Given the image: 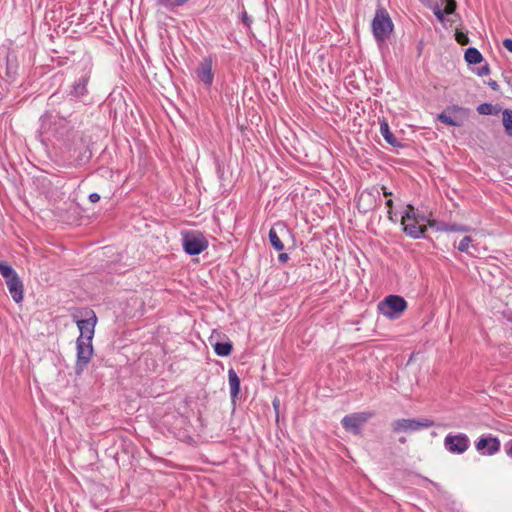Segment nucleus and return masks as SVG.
<instances>
[{"instance_id": "f03ea898", "label": "nucleus", "mask_w": 512, "mask_h": 512, "mask_svg": "<svg viewBox=\"0 0 512 512\" xmlns=\"http://www.w3.org/2000/svg\"><path fill=\"white\" fill-rule=\"evenodd\" d=\"M39 121V131L41 135L54 137L62 142V147H64L67 142L71 141L73 134L79 133V131L74 130L72 126H70L65 118L54 116L51 113L43 114Z\"/></svg>"}, {"instance_id": "6ab92c4d", "label": "nucleus", "mask_w": 512, "mask_h": 512, "mask_svg": "<svg viewBox=\"0 0 512 512\" xmlns=\"http://www.w3.org/2000/svg\"><path fill=\"white\" fill-rule=\"evenodd\" d=\"M380 133L383 136V138L385 139V141L388 144H390L391 146H394V147L400 146L398 139L391 132L386 120H382L380 122Z\"/></svg>"}, {"instance_id": "f8f14e48", "label": "nucleus", "mask_w": 512, "mask_h": 512, "mask_svg": "<svg viewBox=\"0 0 512 512\" xmlns=\"http://www.w3.org/2000/svg\"><path fill=\"white\" fill-rule=\"evenodd\" d=\"M500 441L497 437L489 435H482L476 442L475 448L485 456H492L500 450Z\"/></svg>"}, {"instance_id": "4be33fe9", "label": "nucleus", "mask_w": 512, "mask_h": 512, "mask_svg": "<svg viewBox=\"0 0 512 512\" xmlns=\"http://www.w3.org/2000/svg\"><path fill=\"white\" fill-rule=\"evenodd\" d=\"M214 352L221 357L229 356L232 352V343L230 341L226 342H216L213 345Z\"/></svg>"}, {"instance_id": "6e6552de", "label": "nucleus", "mask_w": 512, "mask_h": 512, "mask_svg": "<svg viewBox=\"0 0 512 512\" xmlns=\"http://www.w3.org/2000/svg\"><path fill=\"white\" fill-rule=\"evenodd\" d=\"M373 417L372 412H358L344 416L341 424L346 431L352 432L354 435L361 434L362 426Z\"/></svg>"}, {"instance_id": "4c0bfd02", "label": "nucleus", "mask_w": 512, "mask_h": 512, "mask_svg": "<svg viewBox=\"0 0 512 512\" xmlns=\"http://www.w3.org/2000/svg\"><path fill=\"white\" fill-rule=\"evenodd\" d=\"M289 260V255L287 253H280L278 255V261L280 263H286Z\"/></svg>"}, {"instance_id": "72a5a7b5", "label": "nucleus", "mask_w": 512, "mask_h": 512, "mask_svg": "<svg viewBox=\"0 0 512 512\" xmlns=\"http://www.w3.org/2000/svg\"><path fill=\"white\" fill-rule=\"evenodd\" d=\"M503 46L512 53V39L506 38L503 40Z\"/></svg>"}, {"instance_id": "7c9ffc66", "label": "nucleus", "mask_w": 512, "mask_h": 512, "mask_svg": "<svg viewBox=\"0 0 512 512\" xmlns=\"http://www.w3.org/2000/svg\"><path fill=\"white\" fill-rule=\"evenodd\" d=\"M434 15L440 21H444V15L446 14L443 9H441L438 5L433 8Z\"/></svg>"}, {"instance_id": "37998d69", "label": "nucleus", "mask_w": 512, "mask_h": 512, "mask_svg": "<svg viewBox=\"0 0 512 512\" xmlns=\"http://www.w3.org/2000/svg\"><path fill=\"white\" fill-rule=\"evenodd\" d=\"M442 2H445V0H442Z\"/></svg>"}, {"instance_id": "a878e982", "label": "nucleus", "mask_w": 512, "mask_h": 512, "mask_svg": "<svg viewBox=\"0 0 512 512\" xmlns=\"http://www.w3.org/2000/svg\"><path fill=\"white\" fill-rule=\"evenodd\" d=\"M473 239L470 236L463 237L457 245V249L460 252L470 253L469 248L473 247Z\"/></svg>"}, {"instance_id": "c756f323", "label": "nucleus", "mask_w": 512, "mask_h": 512, "mask_svg": "<svg viewBox=\"0 0 512 512\" xmlns=\"http://www.w3.org/2000/svg\"><path fill=\"white\" fill-rule=\"evenodd\" d=\"M241 20L243 22V24L247 27V28H250L251 27V24H252V18L247 14V12L245 10H243L241 12Z\"/></svg>"}, {"instance_id": "393cba45", "label": "nucleus", "mask_w": 512, "mask_h": 512, "mask_svg": "<svg viewBox=\"0 0 512 512\" xmlns=\"http://www.w3.org/2000/svg\"><path fill=\"white\" fill-rule=\"evenodd\" d=\"M0 274L5 280L16 274V271L6 261H0Z\"/></svg>"}, {"instance_id": "f3484780", "label": "nucleus", "mask_w": 512, "mask_h": 512, "mask_svg": "<svg viewBox=\"0 0 512 512\" xmlns=\"http://www.w3.org/2000/svg\"><path fill=\"white\" fill-rule=\"evenodd\" d=\"M430 216L431 213L426 215L425 213L415 209L411 204L407 205L406 210L403 212V218L406 221H413L416 222V224H422L424 222L428 224Z\"/></svg>"}, {"instance_id": "c9c22d12", "label": "nucleus", "mask_w": 512, "mask_h": 512, "mask_svg": "<svg viewBox=\"0 0 512 512\" xmlns=\"http://www.w3.org/2000/svg\"><path fill=\"white\" fill-rule=\"evenodd\" d=\"M505 448L507 455L512 458V438L506 443Z\"/></svg>"}, {"instance_id": "412c9836", "label": "nucleus", "mask_w": 512, "mask_h": 512, "mask_svg": "<svg viewBox=\"0 0 512 512\" xmlns=\"http://www.w3.org/2000/svg\"><path fill=\"white\" fill-rule=\"evenodd\" d=\"M464 58L468 64H478L483 61L482 54L474 47H470L465 51Z\"/></svg>"}, {"instance_id": "bb28decb", "label": "nucleus", "mask_w": 512, "mask_h": 512, "mask_svg": "<svg viewBox=\"0 0 512 512\" xmlns=\"http://www.w3.org/2000/svg\"><path fill=\"white\" fill-rule=\"evenodd\" d=\"M427 225H428L430 228L435 229L436 231H439V232H447L448 223H446V222L437 221V220L432 219V218L430 217Z\"/></svg>"}, {"instance_id": "0eeeda50", "label": "nucleus", "mask_w": 512, "mask_h": 512, "mask_svg": "<svg viewBox=\"0 0 512 512\" xmlns=\"http://www.w3.org/2000/svg\"><path fill=\"white\" fill-rule=\"evenodd\" d=\"M434 426V421L422 418V419H397L392 423V429L395 433L400 432H415L424 428H430Z\"/></svg>"}, {"instance_id": "aec40b11", "label": "nucleus", "mask_w": 512, "mask_h": 512, "mask_svg": "<svg viewBox=\"0 0 512 512\" xmlns=\"http://www.w3.org/2000/svg\"><path fill=\"white\" fill-rule=\"evenodd\" d=\"M18 61L16 57H7L6 60V75L9 79L14 80L18 74Z\"/></svg>"}, {"instance_id": "2eb2a0df", "label": "nucleus", "mask_w": 512, "mask_h": 512, "mask_svg": "<svg viewBox=\"0 0 512 512\" xmlns=\"http://www.w3.org/2000/svg\"><path fill=\"white\" fill-rule=\"evenodd\" d=\"M5 283L7 285V288L9 290V293L12 297V299L16 303H20L23 300V292L24 287L21 279L19 278L18 274H14L11 276V278L5 279Z\"/></svg>"}, {"instance_id": "dca6fc26", "label": "nucleus", "mask_w": 512, "mask_h": 512, "mask_svg": "<svg viewBox=\"0 0 512 512\" xmlns=\"http://www.w3.org/2000/svg\"><path fill=\"white\" fill-rule=\"evenodd\" d=\"M401 224L403 226V232L413 239L424 237L427 230L425 225L416 224V222L413 221H406L403 217L401 219Z\"/></svg>"}, {"instance_id": "58836bf2", "label": "nucleus", "mask_w": 512, "mask_h": 512, "mask_svg": "<svg viewBox=\"0 0 512 512\" xmlns=\"http://www.w3.org/2000/svg\"><path fill=\"white\" fill-rule=\"evenodd\" d=\"M386 206L388 207V213H389V214H391V213H392V212H391V210H392V207H393V201H392V199H388V200L386 201Z\"/></svg>"}, {"instance_id": "cd10ccee", "label": "nucleus", "mask_w": 512, "mask_h": 512, "mask_svg": "<svg viewBox=\"0 0 512 512\" xmlns=\"http://www.w3.org/2000/svg\"><path fill=\"white\" fill-rule=\"evenodd\" d=\"M471 230V228L467 225H462V224H449L448 223V227H447V232H469Z\"/></svg>"}, {"instance_id": "423d86ee", "label": "nucleus", "mask_w": 512, "mask_h": 512, "mask_svg": "<svg viewBox=\"0 0 512 512\" xmlns=\"http://www.w3.org/2000/svg\"><path fill=\"white\" fill-rule=\"evenodd\" d=\"M183 250L190 256L199 255L208 247V241L200 232L182 233Z\"/></svg>"}, {"instance_id": "5701e85b", "label": "nucleus", "mask_w": 512, "mask_h": 512, "mask_svg": "<svg viewBox=\"0 0 512 512\" xmlns=\"http://www.w3.org/2000/svg\"><path fill=\"white\" fill-rule=\"evenodd\" d=\"M502 123L504 126L505 133L512 137V110L504 109L502 111Z\"/></svg>"}, {"instance_id": "7ed1b4c3", "label": "nucleus", "mask_w": 512, "mask_h": 512, "mask_svg": "<svg viewBox=\"0 0 512 512\" xmlns=\"http://www.w3.org/2000/svg\"><path fill=\"white\" fill-rule=\"evenodd\" d=\"M61 149L63 153L66 154L65 160L68 166H82L88 163L92 158L89 141L81 132L73 134L71 141L67 142Z\"/></svg>"}, {"instance_id": "a211bd4d", "label": "nucleus", "mask_w": 512, "mask_h": 512, "mask_svg": "<svg viewBox=\"0 0 512 512\" xmlns=\"http://www.w3.org/2000/svg\"><path fill=\"white\" fill-rule=\"evenodd\" d=\"M228 382L230 387V396L232 400H235L240 392V378L233 368L228 371Z\"/></svg>"}, {"instance_id": "20e7f679", "label": "nucleus", "mask_w": 512, "mask_h": 512, "mask_svg": "<svg viewBox=\"0 0 512 512\" xmlns=\"http://www.w3.org/2000/svg\"><path fill=\"white\" fill-rule=\"evenodd\" d=\"M377 308L383 316L395 320L407 309V302L402 296L389 295L378 303Z\"/></svg>"}, {"instance_id": "79ce46f5", "label": "nucleus", "mask_w": 512, "mask_h": 512, "mask_svg": "<svg viewBox=\"0 0 512 512\" xmlns=\"http://www.w3.org/2000/svg\"><path fill=\"white\" fill-rule=\"evenodd\" d=\"M399 442H400V443H405V442H406V438H405V437H401V438L399 439Z\"/></svg>"}, {"instance_id": "9d476101", "label": "nucleus", "mask_w": 512, "mask_h": 512, "mask_svg": "<svg viewBox=\"0 0 512 512\" xmlns=\"http://www.w3.org/2000/svg\"><path fill=\"white\" fill-rule=\"evenodd\" d=\"M91 78L90 70H83L78 78L73 82L70 86L68 96L71 98L84 101L85 97L88 95V83Z\"/></svg>"}, {"instance_id": "e433bc0d", "label": "nucleus", "mask_w": 512, "mask_h": 512, "mask_svg": "<svg viewBox=\"0 0 512 512\" xmlns=\"http://www.w3.org/2000/svg\"><path fill=\"white\" fill-rule=\"evenodd\" d=\"M487 84L489 85V87L494 90V91H498L499 90V85L498 83L495 81V80H492L490 79Z\"/></svg>"}, {"instance_id": "f704fd0d", "label": "nucleus", "mask_w": 512, "mask_h": 512, "mask_svg": "<svg viewBox=\"0 0 512 512\" xmlns=\"http://www.w3.org/2000/svg\"><path fill=\"white\" fill-rule=\"evenodd\" d=\"M100 195L96 192H93L89 195V200L92 202V203H97L99 200H100Z\"/></svg>"}, {"instance_id": "ddd939ff", "label": "nucleus", "mask_w": 512, "mask_h": 512, "mask_svg": "<svg viewBox=\"0 0 512 512\" xmlns=\"http://www.w3.org/2000/svg\"><path fill=\"white\" fill-rule=\"evenodd\" d=\"M197 79L209 88L214 80L213 60L210 56L204 57L195 69Z\"/></svg>"}, {"instance_id": "a19ab883", "label": "nucleus", "mask_w": 512, "mask_h": 512, "mask_svg": "<svg viewBox=\"0 0 512 512\" xmlns=\"http://www.w3.org/2000/svg\"><path fill=\"white\" fill-rule=\"evenodd\" d=\"M273 406L275 408L276 411H278V408H279V401L278 400H274L273 401Z\"/></svg>"}, {"instance_id": "2f4dec72", "label": "nucleus", "mask_w": 512, "mask_h": 512, "mask_svg": "<svg viewBox=\"0 0 512 512\" xmlns=\"http://www.w3.org/2000/svg\"><path fill=\"white\" fill-rule=\"evenodd\" d=\"M456 40L461 45H466L468 43V37L463 33H457Z\"/></svg>"}, {"instance_id": "ea45409f", "label": "nucleus", "mask_w": 512, "mask_h": 512, "mask_svg": "<svg viewBox=\"0 0 512 512\" xmlns=\"http://www.w3.org/2000/svg\"><path fill=\"white\" fill-rule=\"evenodd\" d=\"M382 191L385 197H390L392 195V192L388 191L385 186L382 187Z\"/></svg>"}, {"instance_id": "473e14b6", "label": "nucleus", "mask_w": 512, "mask_h": 512, "mask_svg": "<svg viewBox=\"0 0 512 512\" xmlns=\"http://www.w3.org/2000/svg\"><path fill=\"white\" fill-rule=\"evenodd\" d=\"M489 73H490V67L487 63L484 66H482L481 68H479L477 71V75H479V76H485V75H488Z\"/></svg>"}, {"instance_id": "9b49d317", "label": "nucleus", "mask_w": 512, "mask_h": 512, "mask_svg": "<svg viewBox=\"0 0 512 512\" xmlns=\"http://www.w3.org/2000/svg\"><path fill=\"white\" fill-rule=\"evenodd\" d=\"M469 446L470 440L464 433L448 434L444 438V447L452 454H463Z\"/></svg>"}, {"instance_id": "c85d7f7f", "label": "nucleus", "mask_w": 512, "mask_h": 512, "mask_svg": "<svg viewBox=\"0 0 512 512\" xmlns=\"http://www.w3.org/2000/svg\"><path fill=\"white\" fill-rule=\"evenodd\" d=\"M444 5V12L446 14H452L456 10L457 4L455 0H445V2H442Z\"/></svg>"}, {"instance_id": "4468645a", "label": "nucleus", "mask_w": 512, "mask_h": 512, "mask_svg": "<svg viewBox=\"0 0 512 512\" xmlns=\"http://www.w3.org/2000/svg\"><path fill=\"white\" fill-rule=\"evenodd\" d=\"M289 229L286 224L282 221L275 223L268 233V238L271 246L277 251L284 250V244L281 240V236L288 234Z\"/></svg>"}, {"instance_id": "b1692460", "label": "nucleus", "mask_w": 512, "mask_h": 512, "mask_svg": "<svg viewBox=\"0 0 512 512\" xmlns=\"http://www.w3.org/2000/svg\"><path fill=\"white\" fill-rule=\"evenodd\" d=\"M500 111L498 106H494L490 103H482L477 106V112L481 115H496Z\"/></svg>"}, {"instance_id": "f257e3e1", "label": "nucleus", "mask_w": 512, "mask_h": 512, "mask_svg": "<svg viewBox=\"0 0 512 512\" xmlns=\"http://www.w3.org/2000/svg\"><path fill=\"white\" fill-rule=\"evenodd\" d=\"M86 315L85 319H78L73 315V320L80 331V335L76 340V361L74 366L75 374L78 376L82 375L94 354L92 340L95 334L97 317L93 310H89Z\"/></svg>"}, {"instance_id": "39448f33", "label": "nucleus", "mask_w": 512, "mask_h": 512, "mask_svg": "<svg viewBox=\"0 0 512 512\" xmlns=\"http://www.w3.org/2000/svg\"><path fill=\"white\" fill-rule=\"evenodd\" d=\"M393 23L384 8H379L376 11L375 17L372 21V31L374 38L377 42L385 41L393 31Z\"/></svg>"}, {"instance_id": "1a4fd4ad", "label": "nucleus", "mask_w": 512, "mask_h": 512, "mask_svg": "<svg viewBox=\"0 0 512 512\" xmlns=\"http://www.w3.org/2000/svg\"><path fill=\"white\" fill-rule=\"evenodd\" d=\"M469 114V108H465L459 105H451L448 106L443 112L438 114L437 119L448 126L460 127L462 126V121L457 119V115L467 117Z\"/></svg>"}]
</instances>
